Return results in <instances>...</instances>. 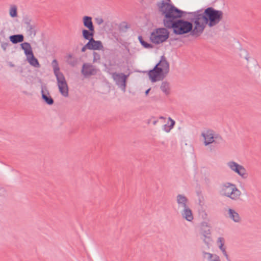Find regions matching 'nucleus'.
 <instances>
[{
  "mask_svg": "<svg viewBox=\"0 0 261 261\" xmlns=\"http://www.w3.org/2000/svg\"><path fill=\"white\" fill-rule=\"evenodd\" d=\"M169 36L168 31L165 28L155 30L150 36V41L154 44H159L165 42Z\"/></svg>",
  "mask_w": 261,
  "mask_h": 261,
  "instance_id": "nucleus-8",
  "label": "nucleus"
},
{
  "mask_svg": "<svg viewBox=\"0 0 261 261\" xmlns=\"http://www.w3.org/2000/svg\"><path fill=\"white\" fill-rule=\"evenodd\" d=\"M203 256L208 261H221L219 256L208 252H204Z\"/></svg>",
  "mask_w": 261,
  "mask_h": 261,
  "instance_id": "nucleus-25",
  "label": "nucleus"
},
{
  "mask_svg": "<svg viewBox=\"0 0 261 261\" xmlns=\"http://www.w3.org/2000/svg\"><path fill=\"white\" fill-rule=\"evenodd\" d=\"M21 47L22 49L24 50V54L26 56V57L30 56L33 55V51L31 47V46L30 43L28 42H24L21 44Z\"/></svg>",
  "mask_w": 261,
  "mask_h": 261,
  "instance_id": "nucleus-22",
  "label": "nucleus"
},
{
  "mask_svg": "<svg viewBox=\"0 0 261 261\" xmlns=\"http://www.w3.org/2000/svg\"><path fill=\"white\" fill-rule=\"evenodd\" d=\"M112 77L116 85L123 91H125L126 81L128 75L122 73L114 72L112 73Z\"/></svg>",
  "mask_w": 261,
  "mask_h": 261,
  "instance_id": "nucleus-10",
  "label": "nucleus"
},
{
  "mask_svg": "<svg viewBox=\"0 0 261 261\" xmlns=\"http://www.w3.org/2000/svg\"><path fill=\"white\" fill-rule=\"evenodd\" d=\"M27 61L30 65L35 67H39L40 64L36 58H35L34 55H32L30 56L27 57Z\"/></svg>",
  "mask_w": 261,
  "mask_h": 261,
  "instance_id": "nucleus-28",
  "label": "nucleus"
},
{
  "mask_svg": "<svg viewBox=\"0 0 261 261\" xmlns=\"http://www.w3.org/2000/svg\"><path fill=\"white\" fill-rule=\"evenodd\" d=\"M181 215L188 222H192L194 219L192 210L189 207L184 208L181 212Z\"/></svg>",
  "mask_w": 261,
  "mask_h": 261,
  "instance_id": "nucleus-18",
  "label": "nucleus"
},
{
  "mask_svg": "<svg viewBox=\"0 0 261 261\" xmlns=\"http://www.w3.org/2000/svg\"><path fill=\"white\" fill-rule=\"evenodd\" d=\"M150 90V88H149L148 89H147L146 91H145V95H147L149 91Z\"/></svg>",
  "mask_w": 261,
  "mask_h": 261,
  "instance_id": "nucleus-33",
  "label": "nucleus"
},
{
  "mask_svg": "<svg viewBox=\"0 0 261 261\" xmlns=\"http://www.w3.org/2000/svg\"><path fill=\"white\" fill-rule=\"evenodd\" d=\"M9 14L12 18H16L18 16V8L15 5H11L9 8Z\"/></svg>",
  "mask_w": 261,
  "mask_h": 261,
  "instance_id": "nucleus-26",
  "label": "nucleus"
},
{
  "mask_svg": "<svg viewBox=\"0 0 261 261\" xmlns=\"http://www.w3.org/2000/svg\"><path fill=\"white\" fill-rule=\"evenodd\" d=\"M88 49V47L86 46V44L82 48V51L83 52L85 51V50Z\"/></svg>",
  "mask_w": 261,
  "mask_h": 261,
  "instance_id": "nucleus-32",
  "label": "nucleus"
},
{
  "mask_svg": "<svg viewBox=\"0 0 261 261\" xmlns=\"http://www.w3.org/2000/svg\"><path fill=\"white\" fill-rule=\"evenodd\" d=\"M203 143L205 146L211 144H219L223 142L222 138L213 130L207 129L202 132Z\"/></svg>",
  "mask_w": 261,
  "mask_h": 261,
  "instance_id": "nucleus-7",
  "label": "nucleus"
},
{
  "mask_svg": "<svg viewBox=\"0 0 261 261\" xmlns=\"http://www.w3.org/2000/svg\"><path fill=\"white\" fill-rule=\"evenodd\" d=\"M94 34V29H84L82 30V35L85 39L89 40L93 38Z\"/></svg>",
  "mask_w": 261,
  "mask_h": 261,
  "instance_id": "nucleus-23",
  "label": "nucleus"
},
{
  "mask_svg": "<svg viewBox=\"0 0 261 261\" xmlns=\"http://www.w3.org/2000/svg\"><path fill=\"white\" fill-rule=\"evenodd\" d=\"M169 70V65L165 59H162L154 68L147 72V75L152 83L163 80Z\"/></svg>",
  "mask_w": 261,
  "mask_h": 261,
  "instance_id": "nucleus-2",
  "label": "nucleus"
},
{
  "mask_svg": "<svg viewBox=\"0 0 261 261\" xmlns=\"http://www.w3.org/2000/svg\"><path fill=\"white\" fill-rule=\"evenodd\" d=\"M156 121H153V124H154V125H155V124H156Z\"/></svg>",
  "mask_w": 261,
  "mask_h": 261,
  "instance_id": "nucleus-34",
  "label": "nucleus"
},
{
  "mask_svg": "<svg viewBox=\"0 0 261 261\" xmlns=\"http://www.w3.org/2000/svg\"><path fill=\"white\" fill-rule=\"evenodd\" d=\"M82 73L86 76L95 73L96 70L93 67L89 64H84L82 69Z\"/></svg>",
  "mask_w": 261,
  "mask_h": 261,
  "instance_id": "nucleus-19",
  "label": "nucleus"
},
{
  "mask_svg": "<svg viewBox=\"0 0 261 261\" xmlns=\"http://www.w3.org/2000/svg\"><path fill=\"white\" fill-rule=\"evenodd\" d=\"M160 89L166 95H168L171 93L170 84L167 82L162 83L160 86Z\"/></svg>",
  "mask_w": 261,
  "mask_h": 261,
  "instance_id": "nucleus-24",
  "label": "nucleus"
},
{
  "mask_svg": "<svg viewBox=\"0 0 261 261\" xmlns=\"http://www.w3.org/2000/svg\"><path fill=\"white\" fill-rule=\"evenodd\" d=\"M138 39L142 45L145 48H149L152 47V45L150 43H148L144 40L142 37L139 36L138 37Z\"/></svg>",
  "mask_w": 261,
  "mask_h": 261,
  "instance_id": "nucleus-29",
  "label": "nucleus"
},
{
  "mask_svg": "<svg viewBox=\"0 0 261 261\" xmlns=\"http://www.w3.org/2000/svg\"><path fill=\"white\" fill-rule=\"evenodd\" d=\"M244 52L245 53L244 58L246 61V67L250 68L257 67L258 65L257 61L254 58L250 56L246 51Z\"/></svg>",
  "mask_w": 261,
  "mask_h": 261,
  "instance_id": "nucleus-16",
  "label": "nucleus"
},
{
  "mask_svg": "<svg viewBox=\"0 0 261 261\" xmlns=\"http://www.w3.org/2000/svg\"><path fill=\"white\" fill-rule=\"evenodd\" d=\"M206 226L207 227V228H205L204 224L202 225L201 228V233L203 236L202 239L203 242L208 245L212 242V239L211 237V231L210 229V226L207 225Z\"/></svg>",
  "mask_w": 261,
  "mask_h": 261,
  "instance_id": "nucleus-12",
  "label": "nucleus"
},
{
  "mask_svg": "<svg viewBox=\"0 0 261 261\" xmlns=\"http://www.w3.org/2000/svg\"><path fill=\"white\" fill-rule=\"evenodd\" d=\"M225 240L222 237H219L217 240V244L219 248L221 251L223 255L225 257L228 261H230L228 253L226 251V248L224 247Z\"/></svg>",
  "mask_w": 261,
  "mask_h": 261,
  "instance_id": "nucleus-15",
  "label": "nucleus"
},
{
  "mask_svg": "<svg viewBox=\"0 0 261 261\" xmlns=\"http://www.w3.org/2000/svg\"><path fill=\"white\" fill-rule=\"evenodd\" d=\"M10 40L14 44L22 42L23 41L24 37L22 35H15L10 36Z\"/></svg>",
  "mask_w": 261,
  "mask_h": 261,
  "instance_id": "nucleus-27",
  "label": "nucleus"
},
{
  "mask_svg": "<svg viewBox=\"0 0 261 261\" xmlns=\"http://www.w3.org/2000/svg\"><path fill=\"white\" fill-rule=\"evenodd\" d=\"M223 17L222 11L213 8L205 9L203 14H197L194 18V34H201L206 24L210 27H214L219 23Z\"/></svg>",
  "mask_w": 261,
  "mask_h": 261,
  "instance_id": "nucleus-1",
  "label": "nucleus"
},
{
  "mask_svg": "<svg viewBox=\"0 0 261 261\" xmlns=\"http://www.w3.org/2000/svg\"><path fill=\"white\" fill-rule=\"evenodd\" d=\"M84 26L87 29H94L92 17L88 16H84L82 18Z\"/></svg>",
  "mask_w": 261,
  "mask_h": 261,
  "instance_id": "nucleus-20",
  "label": "nucleus"
},
{
  "mask_svg": "<svg viewBox=\"0 0 261 261\" xmlns=\"http://www.w3.org/2000/svg\"><path fill=\"white\" fill-rule=\"evenodd\" d=\"M176 201L178 204V207H182L185 208V207H188V199L184 195L178 194L176 196Z\"/></svg>",
  "mask_w": 261,
  "mask_h": 261,
  "instance_id": "nucleus-17",
  "label": "nucleus"
},
{
  "mask_svg": "<svg viewBox=\"0 0 261 261\" xmlns=\"http://www.w3.org/2000/svg\"><path fill=\"white\" fill-rule=\"evenodd\" d=\"M41 93L43 99L47 104L50 105L54 103V100L47 90L42 89Z\"/></svg>",
  "mask_w": 261,
  "mask_h": 261,
  "instance_id": "nucleus-21",
  "label": "nucleus"
},
{
  "mask_svg": "<svg viewBox=\"0 0 261 261\" xmlns=\"http://www.w3.org/2000/svg\"><path fill=\"white\" fill-rule=\"evenodd\" d=\"M220 193L222 196L233 201L240 200L242 196V192L237 185L230 182H227L221 185Z\"/></svg>",
  "mask_w": 261,
  "mask_h": 261,
  "instance_id": "nucleus-4",
  "label": "nucleus"
},
{
  "mask_svg": "<svg viewBox=\"0 0 261 261\" xmlns=\"http://www.w3.org/2000/svg\"><path fill=\"white\" fill-rule=\"evenodd\" d=\"M51 65L57 79L59 92L63 96L67 97L69 95V87L64 74L60 71L58 61L54 60Z\"/></svg>",
  "mask_w": 261,
  "mask_h": 261,
  "instance_id": "nucleus-3",
  "label": "nucleus"
},
{
  "mask_svg": "<svg viewBox=\"0 0 261 261\" xmlns=\"http://www.w3.org/2000/svg\"><path fill=\"white\" fill-rule=\"evenodd\" d=\"M9 45V43L8 42H2L1 43V47L4 50H6Z\"/></svg>",
  "mask_w": 261,
  "mask_h": 261,
  "instance_id": "nucleus-31",
  "label": "nucleus"
},
{
  "mask_svg": "<svg viewBox=\"0 0 261 261\" xmlns=\"http://www.w3.org/2000/svg\"><path fill=\"white\" fill-rule=\"evenodd\" d=\"M228 168L233 172L238 175L241 178L246 179L249 176L246 169L242 165H240L233 161H230L227 163Z\"/></svg>",
  "mask_w": 261,
  "mask_h": 261,
  "instance_id": "nucleus-9",
  "label": "nucleus"
},
{
  "mask_svg": "<svg viewBox=\"0 0 261 261\" xmlns=\"http://www.w3.org/2000/svg\"><path fill=\"white\" fill-rule=\"evenodd\" d=\"M160 7L165 15L164 20L165 25L167 27H170L173 23L172 20L181 16V14L179 10L169 4L162 3Z\"/></svg>",
  "mask_w": 261,
  "mask_h": 261,
  "instance_id": "nucleus-5",
  "label": "nucleus"
},
{
  "mask_svg": "<svg viewBox=\"0 0 261 261\" xmlns=\"http://www.w3.org/2000/svg\"><path fill=\"white\" fill-rule=\"evenodd\" d=\"M88 49L90 50H102L103 46L100 41L95 40L93 38H91L86 44Z\"/></svg>",
  "mask_w": 261,
  "mask_h": 261,
  "instance_id": "nucleus-14",
  "label": "nucleus"
},
{
  "mask_svg": "<svg viewBox=\"0 0 261 261\" xmlns=\"http://www.w3.org/2000/svg\"><path fill=\"white\" fill-rule=\"evenodd\" d=\"M68 57L70 58V57H71V55H69Z\"/></svg>",
  "mask_w": 261,
  "mask_h": 261,
  "instance_id": "nucleus-35",
  "label": "nucleus"
},
{
  "mask_svg": "<svg viewBox=\"0 0 261 261\" xmlns=\"http://www.w3.org/2000/svg\"><path fill=\"white\" fill-rule=\"evenodd\" d=\"M170 27L172 28L174 33L177 35H184L190 32H192L193 35H200L194 33V26L193 27L191 22L187 20H178L173 22Z\"/></svg>",
  "mask_w": 261,
  "mask_h": 261,
  "instance_id": "nucleus-6",
  "label": "nucleus"
},
{
  "mask_svg": "<svg viewBox=\"0 0 261 261\" xmlns=\"http://www.w3.org/2000/svg\"><path fill=\"white\" fill-rule=\"evenodd\" d=\"M160 119L164 120V122L165 123L162 126V129L166 133H169L175 125V121L170 117L166 118L161 117Z\"/></svg>",
  "mask_w": 261,
  "mask_h": 261,
  "instance_id": "nucleus-13",
  "label": "nucleus"
},
{
  "mask_svg": "<svg viewBox=\"0 0 261 261\" xmlns=\"http://www.w3.org/2000/svg\"><path fill=\"white\" fill-rule=\"evenodd\" d=\"M95 22L98 25H100L103 22V20L101 17H97L95 18Z\"/></svg>",
  "mask_w": 261,
  "mask_h": 261,
  "instance_id": "nucleus-30",
  "label": "nucleus"
},
{
  "mask_svg": "<svg viewBox=\"0 0 261 261\" xmlns=\"http://www.w3.org/2000/svg\"><path fill=\"white\" fill-rule=\"evenodd\" d=\"M226 217L235 223H240L241 221V217L239 213L234 209L228 208L225 210Z\"/></svg>",
  "mask_w": 261,
  "mask_h": 261,
  "instance_id": "nucleus-11",
  "label": "nucleus"
}]
</instances>
